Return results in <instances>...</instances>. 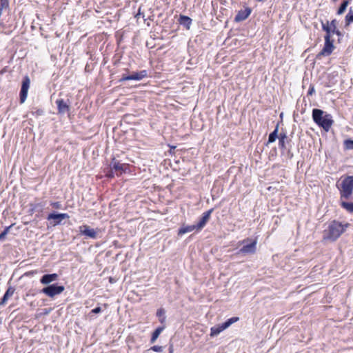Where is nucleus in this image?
Returning <instances> with one entry per match:
<instances>
[{"label":"nucleus","mask_w":353,"mask_h":353,"mask_svg":"<svg viewBox=\"0 0 353 353\" xmlns=\"http://www.w3.org/2000/svg\"><path fill=\"white\" fill-rule=\"evenodd\" d=\"M352 22H353V11L352 8H350L345 16V26H349Z\"/></svg>","instance_id":"c85d7f7f"},{"label":"nucleus","mask_w":353,"mask_h":353,"mask_svg":"<svg viewBox=\"0 0 353 353\" xmlns=\"http://www.w3.org/2000/svg\"><path fill=\"white\" fill-rule=\"evenodd\" d=\"M101 312V308L100 307H97L91 310V313L98 314Z\"/></svg>","instance_id":"72a5a7b5"},{"label":"nucleus","mask_w":353,"mask_h":353,"mask_svg":"<svg viewBox=\"0 0 353 353\" xmlns=\"http://www.w3.org/2000/svg\"><path fill=\"white\" fill-rule=\"evenodd\" d=\"M109 281H110V283H112V282H113V279H112V277H110V280H109Z\"/></svg>","instance_id":"e433bc0d"},{"label":"nucleus","mask_w":353,"mask_h":353,"mask_svg":"<svg viewBox=\"0 0 353 353\" xmlns=\"http://www.w3.org/2000/svg\"><path fill=\"white\" fill-rule=\"evenodd\" d=\"M194 230L197 231L196 224L191 225H183L178 231L179 235H183L185 233L192 232Z\"/></svg>","instance_id":"dca6fc26"},{"label":"nucleus","mask_w":353,"mask_h":353,"mask_svg":"<svg viewBox=\"0 0 353 353\" xmlns=\"http://www.w3.org/2000/svg\"><path fill=\"white\" fill-rule=\"evenodd\" d=\"M114 174H116V173H115V172H114V170L113 169H111V168H110V170L107 172V173H106V176H107L108 178H113V177L114 176Z\"/></svg>","instance_id":"2f4dec72"},{"label":"nucleus","mask_w":353,"mask_h":353,"mask_svg":"<svg viewBox=\"0 0 353 353\" xmlns=\"http://www.w3.org/2000/svg\"><path fill=\"white\" fill-rule=\"evenodd\" d=\"M146 76H147L146 70L134 72H132V74H129V75L123 74H122V77L120 79V81H130V80L139 81V80L143 79Z\"/></svg>","instance_id":"1a4fd4ad"},{"label":"nucleus","mask_w":353,"mask_h":353,"mask_svg":"<svg viewBox=\"0 0 353 353\" xmlns=\"http://www.w3.org/2000/svg\"><path fill=\"white\" fill-rule=\"evenodd\" d=\"M173 352H174L173 346H172V345H171L169 347V353H173Z\"/></svg>","instance_id":"c9c22d12"},{"label":"nucleus","mask_w":353,"mask_h":353,"mask_svg":"<svg viewBox=\"0 0 353 353\" xmlns=\"http://www.w3.org/2000/svg\"><path fill=\"white\" fill-rule=\"evenodd\" d=\"M30 81L28 77L23 79V102L26 101L28 95V90L30 86Z\"/></svg>","instance_id":"6ab92c4d"},{"label":"nucleus","mask_w":353,"mask_h":353,"mask_svg":"<svg viewBox=\"0 0 353 353\" xmlns=\"http://www.w3.org/2000/svg\"><path fill=\"white\" fill-rule=\"evenodd\" d=\"M79 232L81 235L88 236L89 238L95 239L97 237V233L99 230H94L91 228L88 225H83L79 228Z\"/></svg>","instance_id":"9d476101"},{"label":"nucleus","mask_w":353,"mask_h":353,"mask_svg":"<svg viewBox=\"0 0 353 353\" xmlns=\"http://www.w3.org/2000/svg\"><path fill=\"white\" fill-rule=\"evenodd\" d=\"M322 29L326 32L325 35H329L330 38H331V35L332 34V32L331 30V27L329 26V21H327L325 23L322 22Z\"/></svg>","instance_id":"cd10ccee"},{"label":"nucleus","mask_w":353,"mask_h":353,"mask_svg":"<svg viewBox=\"0 0 353 353\" xmlns=\"http://www.w3.org/2000/svg\"><path fill=\"white\" fill-rule=\"evenodd\" d=\"M179 23L189 29L192 23V19L189 17L181 15L179 18Z\"/></svg>","instance_id":"f3484780"},{"label":"nucleus","mask_w":353,"mask_h":353,"mask_svg":"<svg viewBox=\"0 0 353 353\" xmlns=\"http://www.w3.org/2000/svg\"><path fill=\"white\" fill-rule=\"evenodd\" d=\"M349 3L350 2H349L348 0H343L342 3L341 4L339 8L337 10V14H342L345 12V10H346Z\"/></svg>","instance_id":"a878e982"},{"label":"nucleus","mask_w":353,"mask_h":353,"mask_svg":"<svg viewBox=\"0 0 353 353\" xmlns=\"http://www.w3.org/2000/svg\"><path fill=\"white\" fill-rule=\"evenodd\" d=\"M239 321V317H232L228 319L225 322L211 327L210 336H215L219 334L224 330L230 327L232 323Z\"/></svg>","instance_id":"39448f33"},{"label":"nucleus","mask_w":353,"mask_h":353,"mask_svg":"<svg viewBox=\"0 0 353 353\" xmlns=\"http://www.w3.org/2000/svg\"><path fill=\"white\" fill-rule=\"evenodd\" d=\"M251 13V10L249 8H245V10H239L237 14L235 16L236 21H241L246 19Z\"/></svg>","instance_id":"2eb2a0df"},{"label":"nucleus","mask_w":353,"mask_h":353,"mask_svg":"<svg viewBox=\"0 0 353 353\" xmlns=\"http://www.w3.org/2000/svg\"><path fill=\"white\" fill-rule=\"evenodd\" d=\"M165 329V327L164 326H161V327H157L152 333V337H151V339H150V343H154L156 340L157 339V338L159 337V336L160 335V334L163 332V330Z\"/></svg>","instance_id":"a211bd4d"},{"label":"nucleus","mask_w":353,"mask_h":353,"mask_svg":"<svg viewBox=\"0 0 353 353\" xmlns=\"http://www.w3.org/2000/svg\"><path fill=\"white\" fill-rule=\"evenodd\" d=\"M150 349L156 352H161L163 351V347L159 345H154Z\"/></svg>","instance_id":"7c9ffc66"},{"label":"nucleus","mask_w":353,"mask_h":353,"mask_svg":"<svg viewBox=\"0 0 353 353\" xmlns=\"http://www.w3.org/2000/svg\"><path fill=\"white\" fill-rule=\"evenodd\" d=\"M243 247L238 251V254H254L256 250V241L250 239H244L241 242Z\"/></svg>","instance_id":"20e7f679"},{"label":"nucleus","mask_w":353,"mask_h":353,"mask_svg":"<svg viewBox=\"0 0 353 353\" xmlns=\"http://www.w3.org/2000/svg\"><path fill=\"white\" fill-rule=\"evenodd\" d=\"M65 290L64 286L55 284L50 285L43 288L41 292L45 294L49 297H54L56 295L61 294Z\"/></svg>","instance_id":"423d86ee"},{"label":"nucleus","mask_w":353,"mask_h":353,"mask_svg":"<svg viewBox=\"0 0 353 353\" xmlns=\"http://www.w3.org/2000/svg\"><path fill=\"white\" fill-rule=\"evenodd\" d=\"M110 167L111 169H113L117 175H121L123 172H125L128 169V165L126 163H121L120 161L117 160L115 158H113Z\"/></svg>","instance_id":"6e6552de"},{"label":"nucleus","mask_w":353,"mask_h":353,"mask_svg":"<svg viewBox=\"0 0 353 353\" xmlns=\"http://www.w3.org/2000/svg\"><path fill=\"white\" fill-rule=\"evenodd\" d=\"M341 205L342 208L345 209L349 212H353V203H348L345 201H341Z\"/></svg>","instance_id":"bb28decb"},{"label":"nucleus","mask_w":353,"mask_h":353,"mask_svg":"<svg viewBox=\"0 0 353 353\" xmlns=\"http://www.w3.org/2000/svg\"><path fill=\"white\" fill-rule=\"evenodd\" d=\"M329 26L331 27L332 34H336L338 35L341 34L340 31L336 29L337 21L336 19H333L329 22Z\"/></svg>","instance_id":"5701e85b"},{"label":"nucleus","mask_w":353,"mask_h":353,"mask_svg":"<svg viewBox=\"0 0 353 353\" xmlns=\"http://www.w3.org/2000/svg\"><path fill=\"white\" fill-rule=\"evenodd\" d=\"M57 105L58 112L59 114H65L70 111V105L63 99H59L56 101Z\"/></svg>","instance_id":"ddd939ff"},{"label":"nucleus","mask_w":353,"mask_h":353,"mask_svg":"<svg viewBox=\"0 0 353 353\" xmlns=\"http://www.w3.org/2000/svg\"><path fill=\"white\" fill-rule=\"evenodd\" d=\"M165 314V311L163 308H159L157 312V316L159 317L161 323H164L165 322L166 317Z\"/></svg>","instance_id":"4be33fe9"},{"label":"nucleus","mask_w":353,"mask_h":353,"mask_svg":"<svg viewBox=\"0 0 353 353\" xmlns=\"http://www.w3.org/2000/svg\"><path fill=\"white\" fill-rule=\"evenodd\" d=\"M288 137L285 133H281L279 137V145L281 149H285V140Z\"/></svg>","instance_id":"412c9836"},{"label":"nucleus","mask_w":353,"mask_h":353,"mask_svg":"<svg viewBox=\"0 0 353 353\" xmlns=\"http://www.w3.org/2000/svg\"><path fill=\"white\" fill-rule=\"evenodd\" d=\"M214 209H210L209 210L203 213L201 219L199 220V223L196 224L197 227V232L201 230L205 225H206L207 222L209 221L211 214L212 213Z\"/></svg>","instance_id":"f8f14e48"},{"label":"nucleus","mask_w":353,"mask_h":353,"mask_svg":"<svg viewBox=\"0 0 353 353\" xmlns=\"http://www.w3.org/2000/svg\"><path fill=\"white\" fill-rule=\"evenodd\" d=\"M336 186L340 192L341 199H349L353 192V176H346Z\"/></svg>","instance_id":"7ed1b4c3"},{"label":"nucleus","mask_w":353,"mask_h":353,"mask_svg":"<svg viewBox=\"0 0 353 353\" xmlns=\"http://www.w3.org/2000/svg\"><path fill=\"white\" fill-rule=\"evenodd\" d=\"M19 97L20 102L22 103V87L21 88V90L19 91Z\"/></svg>","instance_id":"f704fd0d"},{"label":"nucleus","mask_w":353,"mask_h":353,"mask_svg":"<svg viewBox=\"0 0 353 353\" xmlns=\"http://www.w3.org/2000/svg\"><path fill=\"white\" fill-rule=\"evenodd\" d=\"M257 1H263V0H256Z\"/></svg>","instance_id":"4c0bfd02"},{"label":"nucleus","mask_w":353,"mask_h":353,"mask_svg":"<svg viewBox=\"0 0 353 353\" xmlns=\"http://www.w3.org/2000/svg\"><path fill=\"white\" fill-rule=\"evenodd\" d=\"M58 279V274L56 273L44 274L40 279V282L42 284L48 285L53 281H57Z\"/></svg>","instance_id":"4468645a"},{"label":"nucleus","mask_w":353,"mask_h":353,"mask_svg":"<svg viewBox=\"0 0 353 353\" xmlns=\"http://www.w3.org/2000/svg\"><path fill=\"white\" fill-rule=\"evenodd\" d=\"M314 87L312 85H310V88H309V90L307 91V95H312L313 93L314 92Z\"/></svg>","instance_id":"473e14b6"},{"label":"nucleus","mask_w":353,"mask_h":353,"mask_svg":"<svg viewBox=\"0 0 353 353\" xmlns=\"http://www.w3.org/2000/svg\"><path fill=\"white\" fill-rule=\"evenodd\" d=\"M350 226L348 223H342L336 220L331 221L327 228L323 230V240L336 241Z\"/></svg>","instance_id":"f257e3e1"},{"label":"nucleus","mask_w":353,"mask_h":353,"mask_svg":"<svg viewBox=\"0 0 353 353\" xmlns=\"http://www.w3.org/2000/svg\"><path fill=\"white\" fill-rule=\"evenodd\" d=\"M13 293L14 290L12 288H8L0 301V305H3L6 303L9 297L13 294Z\"/></svg>","instance_id":"aec40b11"},{"label":"nucleus","mask_w":353,"mask_h":353,"mask_svg":"<svg viewBox=\"0 0 353 353\" xmlns=\"http://www.w3.org/2000/svg\"><path fill=\"white\" fill-rule=\"evenodd\" d=\"M69 218V216L66 213H50L48 214L47 219L48 221L53 220V225H57L61 223V221Z\"/></svg>","instance_id":"9b49d317"},{"label":"nucleus","mask_w":353,"mask_h":353,"mask_svg":"<svg viewBox=\"0 0 353 353\" xmlns=\"http://www.w3.org/2000/svg\"><path fill=\"white\" fill-rule=\"evenodd\" d=\"M277 137H278V127H276L274 129V130L270 134L269 137H268V143H271L274 142Z\"/></svg>","instance_id":"b1692460"},{"label":"nucleus","mask_w":353,"mask_h":353,"mask_svg":"<svg viewBox=\"0 0 353 353\" xmlns=\"http://www.w3.org/2000/svg\"><path fill=\"white\" fill-rule=\"evenodd\" d=\"M312 119L317 125L322 128L325 132H328L334 123L331 114L317 108L312 110Z\"/></svg>","instance_id":"f03ea898"},{"label":"nucleus","mask_w":353,"mask_h":353,"mask_svg":"<svg viewBox=\"0 0 353 353\" xmlns=\"http://www.w3.org/2000/svg\"><path fill=\"white\" fill-rule=\"evenodd\" d=\"M325 43L321 51L318 54L317 57L321 56H329L332 54L334 46L333 45V41L331 40L329 35H325Z\"/></svg>","instance_id":"0eeeda50"},{"label":"nucleus","mask_w":353,"mask_h":353,"mask_svg":"<svg viewBox=\"0 0 353 353\" xmlns=\"http://www.w3.org/2000/svg\"><path fill=\"white\" fill-rule=\"evenodd\" d=\"M14 224H12L7 228L0 234V240H3L6 236L10 233L14 228Z\"/></svg>","instance_id":"393cba45"},{"label":"nucleus","mask_w":353,"mask_h":353,"mask_svg":"<svg viewBox=\"0 0 353 353\" xmlns=\"http://www.w3.org/2000/svg\"><path fill=\"white\" fill-rule=\"evenodd\" d=\"M345 148L347 150H353V140L347 139L344 141Z\"/></svg>","instance_id":"c756f323"}]
</instances>
